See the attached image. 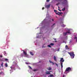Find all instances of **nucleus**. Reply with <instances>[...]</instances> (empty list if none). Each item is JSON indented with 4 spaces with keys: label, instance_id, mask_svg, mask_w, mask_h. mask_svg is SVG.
I'll use <instances>...</instances> for the list:
<instances>
[{
    "label": "nucleus",
    "instance_id": "obj_1",
    "mask_svg": "<svg viewBox=\"0 0 77 77\" xmlns=\"http://www.w3.org/2000/svg\"><path fill=\"white\" fill-rule=\"evenodd\" d=\"M68 54H69L71 57L72 59H74V56H75V54H74V52H68Z\"/></svg>",
    "mask_w": 77,
    "mask_h": 77
},
{
    "label": "nucleus",
    "instance_id": "obj_2",
    "mask_svg": "<svg viewBox=\"0 0 77 77\" xmlns=\"http://www.w3.org/2000/svg\"><path fill=\"white\" fill-rule=\"evenodd\" d=\"M64 61H65V60H63V58H61V59L60 61V62H61V69H62L63 68V63L62 62H63Z\"/></svg>",
    "mask_w": 77,
    "mask_h": 77
},
{
    "label": "nucleus",
    "instance_id": "obj_3",
    "mask_svg": "<svg viewBox=\"0 0 77 77\" xmlns=\"http://www.w3.org/2000/svg\"><path fill=\"white\" fill-rule=\"evenodd\" d=\"M72 70L71 68L70 67H68L66 68V69L65 70V72H69L70 71H72Z\"/></svg>",
    "mask_w": 77,
    "mask_h": 77
},
{
    "label": "nucleus",
    "instance_id": "obj_4",
    "mask_svg": "<svg viewBox=\"0 0 77 77\" xmlns=\"http://www.w3.org/2000/svg\"><path fill=\"white\" fill-rule=\"evenodd\" d=\"M23 53L24 54L25 56L26 57H28L29 56V55L28 54H27V52L24 51H23Z\"/></svg>",
    "mask_w": 77,
    "mask_h": 77
},
{
    "label": "nucleus",
    "instance_id": "obj_5",
    "mask_svg": "<svg viewBox=\"0 0 77 77\" xmlns=\"http://www.w3.org/2000/svg\"><path fill=\"white\" fill-rule=\"evenodd\" d=\"M50 5H45V8H47V9H48V8H50Z\"/></svg>",
    "mask_w": 77,
    "mask_h": 77
},
{
    "label": "nucleus",
    "instance_id": "obj_6",
    "mask_svg": "<svg viewBox=\"0 0 77 77\" xmlns=\"http://www.w3.org/2000/svg\"><path fill=\"white\" fill-rule=\"evenodd\" d=\"M8 61V59H6V58H3L1 60V61Z\"/></svg>",
    "mask_w": 77,
    "mask_h": 77
},
{
    "label": "nucleus",
    "instance_id": "obj_7",
    "mask_svg": "<svg viewBox=\"0 0 77 77\" xmlns=\"http://www.w3.org/2000/svg\"><path fill=\"white\" fill-rule=\"evenodd\" d=\"M52 72V71H47L45 72V74L46 75H48V74H51L50 72Z\"/></svg>",
    "mask_w": 77,
    "mask_h": 77
},
{
    "label": "nucleus",
    "instance_id": "obj_8",
    "mask_svg": "<svg viewBox=\"0 0 77 77\" xmlns=\"http://www.w3.org/2000/svg\"><path fill=\"white\" fill-rule=\"evenodd\" d=\"M64 0V2H62V4H63V5H64V4H66H66H68V2H67V0Z\"/></svg>",
    "mask_w": 77,
    "mask_h": 77
},
{
    "label": "nucleus",
    "instance_id": "obj_9",
    "mask_svg": "<svg viewBox=\"0 0 77 77\" xmlns=\"http://www.w3.org/2000/svg\"><path fill=\"white\" fill-rule=\"evenodd\" d=\"M63 13L62 12H60L59 11L58 12V13H56V14H57V15H60V14H62Z\"/></svg>",
    "mask_w": 77,
    "mask_h": 77
},
{
    "label": "nucleus",
    "instance_id": "obj_10",
    "mask_svg": "<svg viewBox=\"0 0 77 77\" xmlns=\"http://www.w3.org/2000/svg\"><path fill=\"white\" fill-rule=\"evenodd\" d=\"M54 60H55V61H57V58H56V56H54Z\"/></svg>",
    "mask_w": 77,
    "mask_h": 77
},
{
    "label": "nucleus",
    "instance_id": "obj_11",
    "mask_svg": "<svg viewBox=\"0 0 77 77\" xmlns=\"http://www.w3.org/2000/svg\"><path fill=\"white\" fill-rule=\"evenodd\" d=\"M47 69H48V70L49 71H50V70H51V67H49V68H47Z\"/></svg>",
    "mask_w": 77,
    "mask_h": 77
},
{
    "label": "nucleus",
    "instance_id": "obj_12",
    "mask_svg": "<svg viewBox=\"0 0 77 77\" xmlns=\"http://www.w3.org/2000/svg\"><path fill=\"white\" fill-rule=\"evenodd\" d=\"M65 48L66 49H67V50H69V49L68 47V46H67V45H66Z\"/></svg>",
    "mask_w": 77,
    "mask_h": 77
},
{
    "label": "nucleus",
    "instance_id": "obj_13",
    "mask_svg": "<svg viewBox=\"0 0 77 77\" xmlns=\"http://www.w3.org/2000/svg\"><path fill=\"white\" fill-rule=\"evenodd\" d=\"M63 35H64V36H66V35H67V32H64L63 33Z\"/></svg>",
    "mask_w": 77,
    "mask_h": 77
},
{
    "label": "nucleus",
    "instance_id": "obj_14",
    "mask_svg": "<svg viewBox=\"0 0 77 77\" xmlns=\"http://www.w3.org/2000/svg\"><path fill=\"white\" fill-rule=\"evenodd\" d=\"M5 66L6 67H8V64L7 63H5Z\"/></svg>",
    "mask_w": 77,
    "mask_h": 77
},
{
    "label": "nucleus",
    "instance_id": "obj_15",
    "mask_svg": "<svg viewBox=\"0 0 77 77\" xmlns=\"http://www.w3.org/2000/svg\"><path fill=\"white\" fill-rule=\"evenodd\" d=\"M4 55H5V56L7 55V53H6V51H4Z\"/></svg>",
    "mask_w": 77,
    "mask_h": 77
},
{
    "label": "nucleus",
    "instance_id": "obj_16",
    "mask_svg": "<svg viewBox=\"0 0 77 77\" xmlns=\"http://www.w3.org/2000/svg\"><path fill=\"white\" fill-rule=\"evenodd\" d=\"M61 26L62 27H65V26H66V25H65L63 24L62 25H61Z\"/></svg>",
    "mask_w": 77,
    "mask_h": 77
},
{
    "label": "nucleus",
    "instance_id": "obj_17",
    "mask_svg": "<svg viewBox=\"0 0 77 77\" xmlns=\"http://www.w3.org/2000/svg\"><path fill=\"white\" fill-rule=\"evenodd\" d=\"M30 54H31V55H32V56H33V53H32V52H30Z\"/></svg>",
    "mask_w": 77,
    "mask_h": 77
},
{
    "label": "nucleus",
    "instance_id": "obj_18",
    "mask_svg": "<svg viewBox=\"0 0 77 77\" xmlns=\"http://www.w3.org/2000/svg\"><path fill=\"white\" fill-rule=\"evenodd\" d=\"M4 74L3 72L2 71H1V72H0V75H1V74Z\"/></svg>",
    "mask_w": 77,
    "mask_h": 77
},
{
    "label": "nucleus",
    "instance_id": "obj_19",
    "mask_svg": "<svg viewBox=\"0 0 77 77\" xmlns=\"http://www.w3.org/2000/svg\"><path fill=\"white\" fill-rule=\"evenodd\" d=\"M65 10V8H63L62 9V11H64Z\"/></svg>",
    "mask_w": 77,
    "mask_h": 77
},
{
    "label": "nucleus",
    "instance_id": "obj_20",
    "mask_svg": "<svg viewBox=\"0 0 77 77\" xmlns=\"http://www.w3.org/2000/svg\"><path fill=\"white\" fill-rule=\"evenodd\" d=\"M14 67H13L12 66H11V67H10L11 69H12V70H13V69H14Z\"/></svg>",
    "mask_w": 77,
    "mask_h": 77
},
{
    "label": "nucleus",
    "instance_id": "obj_21",
    "mask_svg": "<svg viewBox=\"0 0 77 77\" xmlns=\"http://www.w3.org/2000/svg\"><path fill=\"white\" fill-rule=\"evenodd\" d=\"M50 45H52V46H53L54 45L53 43H51L50 44Z\"/></svg>",
    "mask_w": 77,
    "mask_h": 77
},
{
    "label": "nucleus",
    "instance_id": "obj_22",
    "mask_svg": "<svg viewBox=\"0 0 77 77\" xmlns=\"http://www.w3.org/2000/svg\"><path fill=\"white\" fill-rule=\"evenodd\" d=\"M1 66L2 67H3V63H2Z\"/></svg>",
    "mask_w": 77,
    "mask_h": 77
},
{
    "label": "nucleus",
    "instance_id": "obj_23",
    "mask_svg": "<svg viewBox=\"0 0 77 77\" xmlns=\"http://www.w3.org/2000/svg\"><path fill=\"white\" fill-rule=\"evenodd\" d=\"M38 70V69H34L33 70V71H37Z\"/></svg>",
    "mask_w": 77,
    "mask_h": 77
},
{
    "label": "nucleus",
    "instance_id": "obj_24",
    "mask_svg": "<svg viewBox=\"0 0 77 77\" xmlns=\"http://www.w3.org/2000/svg\"><path fill=\"white\" fill-rule=\"evenodd\" d=\"M50 75V76L51 77H54V75Z\"/></svg>",
    "mask_w": 77,
    "mask_h": 77
},
{
    "label": "nucleus",
    "instance_id": "obj_25",
    "mask_svg": "<svg viewBox=\"0 0 77 77\" xmlns=\"http://www.w3.org/2000/svg\"><path fill=\"white\" fill-rule=\"evenodd\" d=\"M48 47H50V48H51V46L50 45H48Z\"/></svg>",
    "mask_w": 77,
    "mask_h": 77
},
{
    "label": "nucleus",
    "instance_id": "obj_26",
    "mask_svg": "<svg viewBox=\"0 0 77 77\" xmlns=\"http://www.w3.org/2000/svg\"><path fill=\"white\" fill-rule=\"evenodd\" d=\"M54 40L55 41V42H57V40H56V38H54Z\"/></svg>",
    "mask_w": 77,
    "mask_h": 77
},
{
    "label": "nucleus",
    "instance_id": "obj_27",
    "mask_svg": "<svg viewBox=\"0 0 77 77\" xmlns=\"http://www.w3.org/2000/svg\"><path fill=\"white\" fill-rule=\"evenodd\" d=\"M55 64L56 65V66H57V67H58V66H59L58 64H57V63H55Z\"/></svg>",
    "mask_w": 77,
    "mask_h": 77
},
{
    "label": "nucleus",
    "instance_id": "obj_28",
    "mask_svg": "<svg viewBox=\"0 0 77 77\" xmlns=\"http://www.w3.org/2000/svg\"><path fill=\"white\" fill-rule=\"evenodd\" d=\"M67 33H69V34H70L71 33H70V32H67Z\"/></svg>",
    "mask_w": 77,
    "mask_h": 77
},
{
    "label": "nucleus",
    "instance_id": "obj_29",
    "mask_svg": "<svg viewBox=\"0 0 77 77\" xmlns=\"http://www.w3.org/2000/svg\"><path fill=\"white\" fill-rule=\"evenodd\" d=\"M54 11L55 12V13H57V11H56V10H54Z\"/></svg>",
    "mask_w": 77,
    "mask_h": 77
},
{
    "label": "nucleus",
    "instance_id": "obj_30",
    "mask_svg": "<svg viewBox=\"0 0 77 77\" xmlns=\"http://www.w3.org/2000/svg\"><path fill=\"white\" fill-rule=\"evenodd\" d=\"M46 2H50V0H47Z\"/></svg>",
    "mask_w": 77,
    "mask_h": 77
},
{
    "label": "nucleus",
    "instance_id": "obj_31",
    "mask_svg": "<svg viewBox=\"0 0 77 77\" xmlns=\"http://www.w3.org/2000/svg\"><path fill=\"white\" fill-rule=\"evenodd\" d=\"M59 50H60V48H59L57 50V51H59Z\"/></svg>",
    "mask_w": 77,
    "mask_h": 77
},
{
    "label": "nucleus",
    "instance_id": "obj_32",
    "mask_svg": "<svg viewBox=\"0 0 77 77\" xmlns=\"http://www.w3.org/2000/svg\"><path fill=\"white\" fill-rule=\"evenodd\" d=\"M12 70H12V69H11L10 70V71L11 72H12Z\"/></svg>",
    "mask_w": 77,
    "mask_h": 77
},
{
    "label": "nucleus",
    "instance_id": "obj_33",
    "mask_svg": "<svg viewBox=\"0 0 77 77\" xmlns=\"http://www.w3.org/2000/svg\"><path fill=\"white\" fill-rule=\"evenodd\" d=\"M57 1H58L59 2H61V1H62V0H56Z\"/></svg>",
    "mask_w": 77,
    "mask_h": 77
},
{
    "label": "nucleus",
    "instance_id": "obj_34",
    "mask_svg": "<svg viewBox=\"0 0 77 77\" xmlns=\"http://www.w3.org/2000/svg\"><path fill=\"white\" fill-rule=\"evenodd\" d=\"M74 39H76V40H77V37H75V38H74Z\"/></svg>",
    "mask_w": 77,
    "mask_h": 77
},
{
    "label": "nucleus",
    "instance_id": "obj_35",
    "mask_svg": "<svg viewBox=\"0 0 77 77\" xmlns=\"http://www.w3.org/2000/svg\"><path fill=\"white\" fill-rule=\"evenodd\" d=\"M54 25H55V23H54V24H53V25L52 26V27H53Z\"/></svg>",
    "mask_w": 77,
    "mask_h": 77
},
{
    "label": "nucleus",
    "instance_id": "obj_36",
    "mask_svg": "<svg viewBox=\"0 0 77 77\" xmlns=\"http://www.w3.org/2000/svg\"><path fill=\"white\" fill-rule=\"evenodd\" d=\"M13 69H14V70H16V69L14 67Z\"/></svg>",
    "mask_w": 77,
    "mask_h": 77
},
{
    "label": "nucleus",
    "instance_id": "obj_37",
    "mask_svg": "<svg viewBox=\"0 0 77 77\" xmlns=\"http://www.w3.org/2000/svg\"><path fill=\"white\" fill-rule=\"evenodd\" d=\"M44 9H45V8L44 7H43L42 8V10H44Z\"/></svg>",
    "mask_w": 77,
    "mask_h": 77
},
{
    "label": "nucleus",
    "instance_id": "obj_38",
    "mask_svg": "<svg viewBox=\"0 0 77 77\" xmlns=\"http://www.w3.org/2000/svg\"><path fill=\"white\" fill-rule=\"evenodd\" d=\"M58 10L59 11H60V12H61L62 11L60 9H58Z\"/></svg>",
    "mask_w": 77,
    "mask_h": 77
},
{
    "label": "nucleus",
    "instance_id": "obj_39",
    "mask_svg": "<svg viewBox=\"0 0 77 77\" xmlns=\"http://www.w3.org/2000/svg\"><path fill=\"white\" fill-rule=\"evenodd\" d=\"M0 57L2 58V57L3 56H2V55H0Z\"/></svg>",
    "mask_w": 77,
    "mask_h": 77
},
{
    "label": "nucleus",
    "instance_id": "obj_40",
    "mask_svg": "<svg viewBox=\"0 0 77 77\" xmlns=\"http://www.w3.org/2000/svg\"><path fill=\"white\" fill-rule=\"evenodd\" d=\"M49 62H50V63H52V62H51V60H49Z\"/></svg>",
    "mask_w": 77,
    "mask_h": 77
},
{
    "label": "nucleus",
    "instance_id": "obj_41",
    "mask_svg": "<svg viewBox=\"0 0 77 77\" xmlns=\"http://www.w3.org/2000/svg\"><path fill=\"white\" fill-rule=\"evenodd\" d=\"M52 21H54V19H52Z\"/></svg>",
    "mask_w": 77,
    "mask_h": 77
},
{
    "label": "nucleus",
    "instance_id": "obj_42",
    "mask_svg": "<svg viewBox=\"0 0 77 77\" xmlns=\"http://www.w3.org/2000/svg\"><path fill=\"white\" fill-rule=\"evenodd\" d=\"M65 17V14L63 16V17Z\"/></svg>",
    "mask_w": 77,
    "mask_h": 77
},
{
    "label": "nucleus",
    "instance_id": "obj_43",
    "mask_svg": "<svg viewBox=\"0 0 77 77\" xmlns=\"http://www.w3.org/2000/svg\"><path fill=\"white\" fill-rule=\"evenodd\" d=\"M29 67L31 69H32V67H30V66H29Z\"/></svg>",
    "mask_w": 77,
    "mask_h": 77
},
{
    "label": "nucleus",
    "instance_id": "obj_44",
    "mask_svg": "<svg viewBox=\"0 0 77 77\" xmlns=\"http://www.w3.org/2000/svg\"><path fill=\"white\" fill-rule=\"evenodd\" d=\"M52 7L53 8V9H54V7L53 6V5H52Z\"/></svg>",
    "mask_w": 77,
    "mask_h": 77
},
{
    "label": "nucleus",
    "instance_id": "obj_45",
    "mask_svg": "<svg viewBox=\"0 0 77 77\" xmlns=\"http://www.w3.org/2000/svg\"><path fill=\"white\" fill-rule=\"evenodd\" d=\"M63 77H65V75H63Z\"/></svg>",
    "mask_w": 77,
    "mask_h": 77
},
{
    "label": "nucleus",
    "instance_id": "obj_46",
    "mask_svg": "<svg viewBox=\"0 0 77 77\" xmlns=\"http://www.w3.org/2000/svg\"><path fill=\"white\" fill-rule=\"evenodd\" d=\"M58 5H58V4H57V6H58Z\"/></svg>",
    "mask_w": 77,
    "mask_h": 77
},
{
    "label": "nucleus",
    "instance_id": "obj_47",
    "mask_svg": "<svg viewBox=\"0 0 77 77\" xmlns=\"http://www.w3.org/2000/svg\"><path fill=\"white\" fill-rule=\"evenodd\" d=\"M58 8H60V7L59 6H58Z\"/></svg>",
    "mask_w": 77,
    "mask_h": 77
},
{
    "label": "nucleus",
    "instance_id": "obj_48",
    "mask_svg": "<svg viewBox=\"0 0 77 77\" xmlns=\"http://www.w3.org/2000/svg\"><path fill=\"white\" fill-rule=\"evenodd\" d=\"M44 47H42V48H43Z\"/></svg>",
    "mask_w": 77,
    "mask_h": 77
},
{
    "label": "nucleus",
    "instance_id": "obj_49",
    "mask_svg": "<svg viewBox=\"0 0 77 77\" xmlns=\"http://www.w3.org/2000/svg\"><path fill=\"white\" fill-rule=\"evenodd\" d=\"M56 17V18H57V16Z\"/></svg>",
    "mask_w": 77,
    "mask_h": 77
},
{
    "label": "nucleus",
    "instance_id": "obj_50",
    "mask_svg": "<svg viewBox=\"0 0 77 77\" xmlns=\"http://www.w3.org/2000/svg\"><path fill=\"white\" fill-rule=\"evenodd\" d=\"M1 68V66H0V68Z\"/></svg>",
    "mask_w": 77,
    "mask_h": 77
},
{
    "label": "nucleus",
    "instance_id": "obj_51",
    "mask_svg": "<svg viewBox=\"0 0 77 77\" xmlns=\"http://www.w3.org/2000/svg\"><path fill=\"white\" fill-rule=\"evenodd\" d=\"M10 73L11 74V72H10Z\"/></svg>",
    "mask_w": 77,
    "mask_h": 77
}]
</instances>
